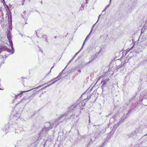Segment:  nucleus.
<instances>
[{
	"instance_id": "f257e3e1",
	"label": "nucleus",
	"mask_w": 147,
	"mask_h": 147,
	"mask_svg": "<svg viewBox=\"0 0 147 147\" xmlns=\"http://www.w3.org/2000/svg\"><path fill=\"white\" fill-rule=\"evenodd\" d=\"M81 109V110L84 109V108L82 107L80 104L77 102L76 103L72 105L71 107H69L67 111L65 113L66 114L67 116V118L68 119L71 118L72 116L73 115V112L74 111Z\"/></svg>"
},
{
	"instance_id": "f03ea898",
	"label": "nucleus",
	"mask_w": 147,
	"mask_h": 147,
	"mask_svg": "<svg viewBox=\"0 0 147 147\" xmlns=\"http://www.w3.org/2000/svg\"><path fill=\"white\" fill-rule=\"evenodd\" d=\"M7 38L9 42V46L11 47V49H8L7 47L4 46L2 45H0V46H3L6 48V49H6V50H4V51H8L10 53V54H13L14 53V49L13 47V42L11 40V38H12L11 34L10 31H9L7 33Z\"/></svg>"
},
{
	"instance_id": "7ed1b4c3",
	"label": "nucleus",
	"mask_w": 147,
	"mask_h": 147,
	"mask_svg": "<svg viewBox=\"0 0 147 147\" xmlns=\"http://www.w3.org/2000/svg\"><path fill=\"white\" fill-rule=\"evenodd\" d=\"M66 114L65 113L62 115L58 119L55 120V121L53 123H50V124L52 125V127H56L60 123V122L63 121L65 120V121L68 120L69 119H68L67 118V117Z\"/></svg>"
},
{
	"instance_id": "20e7f679",
	"label": "nucleus",
	"mask_w": 147,
	"mask_h": 147,
	"mask_svg": "<svg viewBox=\"0 0 147 147\" xmlns=\"http://www.w3.org/2000/svg\"><path fill=\"white\" fill-rule=\"evenodd\" d=\"M106 131L105 128L103 127L102 129H97L94 133V136L91 138L90 140L92 141V139L94 137L95 139H98Z\"/></svg>"
},
{
	"instance_id": "39448f33",
	"label": "nucleus",
	"mask_w": 147,
	"mask_h": 147,
	"mask_svg": "<svg viewBox=\"0 0 147 147\" xmlns=\"http://www.w3.org/2000/svg\"><path fill=\"white\" fill-rule=\"evenodd\" d=\"M45 126L42 129V130L38 134L39 137H40L41 135L46 133L50 129L52 128V125L49 123H45Z\"/></svg>"
},
{
	"instance_id": "423d86ee",
	"label": "nucleus",
	"mask_w": 147,
	"mask_h": 147,
	"mask_svg": "<svg viewBox=\"0 0 147 147\" xmlns=\"http://www.w3.org/2000/svg\"><path fill=\"white\" fill-rule=\"evenodd\" d=\"M139 107L138 102L135 103L133 105L130 110L128 111V113H130L132 111H134L136 110Z\"/></svg>"
},
{
	"instance_id": "0eeeda50",
	"label": "nucleus",
	"mask_w": 147,
	"mask_h": 147,
	"mask_svg": "<svg viewBox=\"0 0 147 147\" xmlns=\"http://www.w3.org/2000/svg\"><path fill=\"white\" fill-rule=\"evenodd\" d=\"M33 97V95L30 96L28 97H25L22 98L21 101L20 102H22L24 100H28L27 102H29L30 101V98H32Z\"/></svg>"
},
{
	"instance_id": "6e6552de",
	"label": "nucleus",
	"mask_w": 147,
	"mask_h": 147,
	"mask_svg": "<svg viewBox=\"0 0 147 147\" xmlns=\"http://www.w3.org/2000/svg\"><path fill=\"white\" fill-rule=\"evenodd\" d=\"M128 115V113H127L126 115H123L119 121L120 123L121 124L125 120V119L129 116Z\"/></svg>"
},
{
	"instance_id": "1a4fd4ad",
	"label": "nucleus",
	"mask_w": 147,
	"mask_h": 147,
	"mask_svg": "<svg viewBox=\"0 0 147 147\" xmlns=\"http://www.w3.org/2000/svg\"><path fill=\"white\" fill-rule=\"evenodd\" d=\"M136 131H134L129 134V138H132L133 139H136Z\"/></svg>"
},
{
	"instance_id": "9d476101",
	"label": "nucleus",
	"mask_w": 147,
	"mask_h": 147,
	"mask_svg": "<svg viewBox=\"0 0 147 147\" xmlns=\"http://www.w3.org/2000/svg\"><path fill=\"white\" fill-rule=\"evenodd\" d=\"M23 131L24 129L22 127V125H21L20 127H18V129L16 130L15 133L16 134L17 133L18 134H19Z\"/></svg>"
},
{
	"instance_id": "9b49d317",
	"label": "nucleus",
	"mask_w": 147,
	"mask_h": 147,
	"mask_svg": "<svg viewBox=\"0 0 147 147\" xmlns=\"http://www.w3.org/2000/svg\"><path fill=\"white\" fill-rule=\"evenodd\" d=\"M86 100L85 99H84L82 101L80 102L79 103L80 104V105L82 106V107L83 108V107L85 106L86 103Z\"/></svg>"
},
{
	"instance_id": "f8f14e48",
	"label": "nucleus",
	"mask_w": 147,
	"mask_h": 147,
	"mask_svg": "<svg viewBox=\"0 0 147 147\" xmlns=\"http://www.w3.org/2000/svg\"><path fill=\"white\" fill-rule=\"evenodd\" d=\"M58 80V79L55 80V81H54V82H52V83H51L50 84H48L47 86L44 87H43V88H41V90H43L45 89L47 87H49V86H50L51 85L54 84Z\"/></svg>"
},
{
	"instance_id": "ddd939ff",
	"label": "nucleus",
	"mask_w": 147,
	"mask_h": 147,
	"mask_svg": "<svg viewBox=\"0 0 147 147\" xmlns=\"http://www.w3.org/2000/svg\"><path fill=\"white\" fill-rule=\"evenodd\" d=\"M32 90V89H30L29 90L22 91L19 94H17L16 95H15V96L16 97H18V96H19L20 95L24 93H25V92H29Z\"/></svg>"
},
{
	"instance_id": "4468645a",
	"label": "nucleus",
	"mask_w": 147,
	"mask_h": 147,
	"mask_svg": "<svg viewBox=\"0 0 147 147\" xmlns=\"http://www.w3.org/2000/svg\"><path fill=\"white\" fill-rule=\"evenodd\" d=\"M147 136V134L143 136V137H142V138H141V139L142 140L143 139H144L146 138L145 140H144L143 141H141V142L140 143V144H141L142 143H144L145 142L146 140H147V138H146V136Z\"/></svg>"
},
{
	"instance_id": "2eb2a0df",
	"label": "nucleus",
	"mask_w": 147,
	"mask_h": 147,
	"mask_svg": "<svg viewBox=\"0 0 147 147\" xmlns=\"http://www.w3.org/2000/svg\"><path fill=\"white\" fill-rule=\"evenodd\" d=\"M121 124L119 122L117 123L115 125V126H114L113 128V130L115 131L116 130V129L117 127L120 124Z\"/></svg>"
},
{
	"instance_id": "dca6fc26",
	"label": "nucleus",
	"mask_w": 147,
	"mask_h": 147,
	"mask_svg": "<svg viewBox=\"0 0 147 147\" xmlns=\"http://www.w3.org/2000/svg\"><path fill=\"white\" fill-rule=\"evenodd\" d=\"M6 48L0 46V53L3 51H4L5 50H6Z\"/></svg>"
},
{
	"instance_id": "f3484780",
	"label": "nucleus",
	"mask_w": 147,
	"mask_h": 147,
	"mask_svg": "<svg viewBox=\"0 0 147 147\" xmlns=\"http://www.w3.org/2000/svg\"><path fill=\"white\" fill-rule=\"evenodd\" d=\"M58 79V81L59 80H60V78L58 79V78H57V77H56L55 78H53L51 80H50L49 82H47V84H48L49 83H50L54 80H55V81H55V80H56Z\"/></svg>"
},
{
	"instance_id": "a211bd4d",
	"label": "nucleus",
	"mask_w": 147,
	"mask_h": 147,
	"mask_svg": "<svg viewBox=\"0 0 147 147\" xmlns=\"http://www.w3.org/2000/svg\"><path fill=\"white\" fill-rule=\"evenodd\" d=\"M1 56H2V57L3 59V61L2 62H1V64H0L1 66V65L3 64L4 63L5 61V59H4V57L3 56V55H1Z\"/></svg>"
},
{
	"instance_id": "6ab92c4d",
	"label": "nucleus",
	"mask_w": 147,
	"mask_h": 147,
	"mask_svg": "<svg viewBox=\"0 0 147 147\" xmlns=\"http://www.w3.org/2000/svg\"><path fill=\"white\" fill-rule=\"evenodd\" d=\"M92 31V30H90V32L86 36L85 39V40H87H87L89 38V36H90V34L91 33V32Z\"/></svg>"
},
{
	"instance_id": "aec40b11",
	"label": "nucleus",
	"mask_w": 147,
	"mask_h": 147,
	"mask_svg": "<svg viewBox=\"0 0 147 147\" xmlns=\"http://www.w3.org/2000/svg\"><path fill=\"white\" fill-rule=\"evenodd\" d=\"M134 44L132 46L131 48L128 49L127 50L126 53L129 52L130 50H131L134 47Z\"/></svg>"
},
{
	"instance_id": "412c9836",
	"label": "nucleus",
	"mask_w": 147,
	"mask_h": 147,
	"mask_svg": "<svg viewBox=\"0 0 147 147\" xmlns=\"http://www.w3.org/2000/svg\"><path fill=\"white\" fill-rule=\"evenodd\" d=\"M62 74V71H61L60 73L58 75V76L57 77L58 79L60 78V79L61 78V76Z\"/></svg>"
},
{
	"instance_id": "4be33fe9",
	"label": "nucleus",
	"mask_w": 147,
	"mask_h": 147,
	"mask_svg": "<svg viewBox=\"0 0 147 147\" xmlns=\"http://www.w3.org/2000/svg\"><path fill=\"white\" fill-rule=\"evenodd\" d=\"M21 15H22V18H24V19H25V20H27V18H28L27 16H24V15H23L22 14H21Z\"/></svg>"
},
{
	"instance_id": "5701e85b",
	"label": "nucleus",
	"mask_w": 147,
	"mask_h": 147,
	"mask_svg": "<svg viewBox=\"0 0 147 147\" xmlns=\"http://www.w3.org/2000/svg\"><path fill=\"white\" fill-rule=\"evenodd\" d=\"M142 81H145L146 82H147V76H144V78L142 79L141 80V82Z\"/></svg>"
},
{
	"instance_id": "b1692460",
	"label": "nucleus",
	"mask_w": 147,
	"mask_h": 147,
	"mask_svg": "<svg viewBox=\"0 0 147 147\" xmlns=\"http://www.w3.org/2000/svg\"><path fill=\"white\" fill-rule=\"evenodd\" d=\"M106 86V85H105V84H103L102 85V86H101V88L102 90V92H103L104 91V89L103 88L104 87Z\"/></svg>"
},
{
	"instance_id": "393cba45",
	"label": "nucleus",
	"mask_w": 147,
	"mask_h": 147,
	"mask_svg": "<svg viewBox=\"0 0 147 147\" xmlns=\"http://www.w3.org/2000/svg\"><path fill=\"white\" fill-rule=\"evenodd\" d=\"M47 84V83H45V84H42V85H40L39 86H38V87H36V88H34V89H32V90H33V89H37L41 87L42 86H43L44 85H46V84Z\"/></svg>"
},
{
	"instance_id": "a878e982",
	"label": "nucleus",
	"mask_w": 147,
	"mask_h": 147,
	"mask_svg": "<svg viewBox=\"0 0 147 147\" xmlns=\"http://www.w3.org/2000/svg\"><path fill=\"white\" fill-rule=\"evenodd\" d=\"M0 18H1V20H0V23L1 24H2L3 23V22L4 21L3 18H1V17L0 16Z\"/></svg>"
},
{
	"instance_id": "bb28decb",
	"label": "nucleus",
	"mask_w": 147,
	"mask_h": 147,
	"mask_svg": "<svg viewBox=\"0 0 147 147\" xmlns=\"http://www.w3.org/2000/svg\"><path fill=\"white\" fill-rule=\"evenodd\" d=\"M135 96L133 97L132 98L129 99V102H131L133 100H134Z\"/></svg>"
},
{
	"instance_id": "cd10ccee",
	"label": "nucleus",
	"mask_w": 147,
	"mask_h": 147,
	"mask_svg": "<svg viewBox=\"0 0 147 147\" xmlns=\"http://www.w3.org/2000/svg\"><path fill=\"white\" fill-rule=\"evenodd\" d=\"M42 37L43 38H44V39H46L47 38V36L44 34L42 35Z\"/></svg>"
},
{
	"instance_id": "c85d7f7f",
	"label": "nucleus",
	"mask_w": 147,
	"mask_h": 147,
	"mask_svg": "<svg viewBox=\"0 0 147 147\" xmlns=\"http://www.w3.org/2000/svg\"><path fill=\"white\" fill-rule=\"evenodd\" d=\"M102 83H103V84L106 85L107 82H105L104 81H103V80H102V81L101 82V83L102 84Z\"/></svg>"
},
{
	"instance_id": "c756f323",
	"label": "nucleus",
	"mask_w": 147,
	"mask_h": 147,
	"mask_svg": "<svg viewBox=\"0 0 147 147\" xmlns=\"http://www.w3.org/2000/svg\"><path fill=\"white\" fill-rule=\"evenodd\" d=\"M8 52V51H7ZM9 53V52H8ZM11 54H10H10H5V58H4V59H6L9 56V55H11Z\"/></svg>"
},
{
	"instance_id": "7c9ffc66",
	"label": "nucleus",
	"mask_w": 147,
	"mask_h": 147,
	"mask_svg": "<svg viewBox=\"0 0 147 147\" xmlns=\"http://www.w3.org/2000/svg\"><path fill=\"white\" fill-rule=\"evenodd\" d=\"M74 59V58H72V59L70 60L69 61V62L67 63V66L69 64V63L71 62V61L73 60V59Z\"/></svg>"
},
{
	"instance_id": "2f4dec72",
	"label": "nucleus",
	"mask_w": 147,
	"mask_h": 147,
	"mask_svg": "<svg viewBox=\"0 0 147 147\" xmlns=\"http://www.w3.org/2000/svg\"><path fill=\"white\" fill-rule=\"evenodd\" d=\"M80 53V51H78L74 55V56L73 57L74 58Z\"/></svg>"
},
{
	"instance_id": "473e14b6",
	"label": "nucleus",
	"mask_w": 147,
	"mask_h": 147,
	"mask_svg": "<svg viewBox=\"0 0 147 147\" xmlns=\"http://www.w3.org/2000/svg\"><path fill=\"white\" fill-rule=\"evenodd\" d=\"M91 96H89V97H88L86 99H85L86 101H88L91 98Z\"/></svg>"
},
{
	"instance_id": "72a5a7b5",
	"label": "nucleus",
	"mask_w": 147,
	"mask_h": 147,
	"mask_svg": "<svg viewBox=\"0 0 147 147\" xmlns=\"http://www.w3.org/2000/svg\"><path fill=\"white\" fill-rule=\"evenodd\" d=\"M122 66H123V65H120L119 66H118L117 67L116 69H119L120 68H121Z\"/></svg>"
},
{
	"instance_id": "f704fd0d",
	"label": "nucleus",
	"mask_w": 147,
	"mask_h": 147,
	"mask_svg": "<svg viewBox=\"0 0 147 147\" xmlns=\"http://www.w3.org/2000/svg\"><path fill=\"white\" fill-rule=\"evenodd\" d=\"M89 63H88V62H86V63H85L84 65V66H87L88 65V64H89Z\"/></svg>"
},
{
	"instance_id": "c9c22d12",
	"label": "nucleus",
	"mask_w": 147,
	"mask_h": 147,
	"mask_svg": "<svg viewBox=\"0 0 147 147\" xmlns=\"http://www.w3.org/2000/svg\"><path fill=\"white\" fill-rule=\"evenodd\" d=\"M134 51L135 53H139V51L137 50H135Z\"/></svg>"
},
{
	"instance_id": "e433bc0d",
	"label": "nucleus",
	"mask_w": 147,
	"mask_h": 147,
	"mask_svg": "<svg viewBox=\"0 0 147 147\" xmlns=\"http://www.w3.org/2000/svg\"><path fill=\"white\" fill-rule=\"evenodd\" d=\"M94 59H92L91 60H90V61L88 62V63H90L91 62H92L93 61Z\"/></svg>"
},
{
	"instance_id": "4c0bfd02",
	"label": "nucleus",
	"mask_w": 147,
	"mask_h": 147,
	"mask_svg": "<svg viewBox=\"0 0 147 147\" xmlns=\"http://www.w3.org/2000/svg\"><path fill=\"white\" fill-rule=\"evenodd\" d=\"M87 41V40H84L83 43V44H82V46H84V45L85 44V42Z\"/></svg>"
},
{
	"instance_id": "58836bf2",
	"label": "nucleus",
	"mask_w": 147,
	"mask_h": 147,
	"mask_svg": "<svg viewBox=\"0 0 147 147\" xmlns=\"http://www.w3.org/2000/svg\"><path fill=\"white\" fill-rule=\"evenodd\" d=\"M109 79H106L105 80H103V81L106 82L107 83L109 81Z\"/></svg>"
},
{
	"instance_id": "ea45409f",
	"label": "nucleus",
	"mask_w": 147,
	"mask_h": 147,
	"mask_svg": "<svg viewBox=\"0 0 147 147\" xmlns=\"http://www.w3.org/2000/svg\"><path fill=\"white\" fill-rule=\"evenodd\" d=\"M23 14L24 15V16H26V11H24V12H23Z\"/></svg>"
},
{
	"instance_id": "a19ab883",
	"label": "nucleus",
	"mask_w": 147,
	"mask_h": 147,
	"mask_svg": "<svg viewBox=\"0 0 147 147\" xmlns=\"http://www.w3.org/2000/svg\"><path fill=\"white\" fill-rule=\"evenodd\" d=\"M97 22H96L95 24H94L93 25V26H92V29H91V30H92L93 28L94 27V26L96 24V23H97Z\"/></svg>"
},
{
	"instance_id": "79ce46f5",
	"label": "nucleus",
	"mask_w": 147,
	"mask_h": 147,
	"mask_svg": "<svg viewBox=\"0 0 147 147\" xmlns=\"http://www.w3.org/2000/svg\"><path fill=\"white\" fill-rule=\"evenodd\" d=\"M83 47L84 46H82V47H81V48L80 49V50L79 51H80V52L82 49H83Z\"/></svg>"
},
{
	"instance_id": "37998d69",
	"label": "nucleus",
	"mask_w": 147,
	"mask_h": 147,
	"mask_svg": "<svg viewBox=\"0 0 147 147\" xmlns=\"http://www.w3.org/2000/svg\"><path fill=\"white\" fill-rule=\"evenodd\" d=\"M102 15V14H101L99 16H98V20H97V22L98 21V20H99V19L100 18V16L101 15Z\"/></svg>"
},
{
	"instance_id": "c03bdc74",
	"label": "nucleus",
	"mask_w": 147,
	"mask_h": 147,
	"mask_svg": "<svg viewBox=\"0 0 147 147\" xmlns=\"http://www.w3.org/2000/svg\"><path fill=\"white\" fill-rule=\"evenodd\" d=\"M67 67V65L66 66L65 68L63 70L61 71H62V73H63V71H64L65 69Z\"/></svg>"
},
{
	"instance_id": "a18cd8bd",
	"label": "nucleus",
	"mask_w": 147,
	"mask_h": 147,
	"mask_svg": "<svg viewBox=\"0 0 147 147\" xmlns=\"http://www.w3.org/2000/svg\"><path fill=\"white\" fill-rule=\"evenodd\" d=\"M46 144V142H45L43 144V147H45V146Z\"/></svg>"
},
{
	"instance_id": "49530a36",
	"label": "nucleus",
	"mask_w": 147,
	"mask_h": 147,
	"mask_svg": "<svg viewBox=\"0 0 147 147\" xmlns=\"http://www.w3.org/2000/svg\"><path fill=\"white\" fill-rule=\"evenodd\" d=\"M54 66H53V67H52L50 69V72H51V70L54 67Z\"/></svg>"
},
{
	"instance_id": "de8ad7c7",
	"label": "nucleus",
	"mask_w": 147,
	"mask_h": 147,
	"mask_svg": "<svg viewBox=\"0 0 147 147\" xmlns=\"http://www.w3.org/2000/svg\"><path fill=\"white\" fill-rule=\"evenodd\" d=\"M45 42H48V41L47 40V38L46 39Z\"/></svg>"
},
{
	"instance_id": "09e8293b",
	"label": "nucleus",
	"mask_w": 147,
	"mask_h": 147,
	"mask_svg": "<svg viewBox=\"0 0 147 147\" xmlns=\"http://www.w3.org/2000/svg\"><path fill=\"white\" fill-rule=\"evenodd\" d=\"M9 14L10 17H11V13L10 12V13H9Z\"/></svg>"
},
{
	"instance_id": "8fccbe9b",
	"label": "nucleus",
	"mask_w": 147,
	"mask_h": 147,
	"mask_svg": "<svg viewBox=\"0 0 147 147\" xmlns=\"http://www.w3.org/2000/svg\"><path fill=\"white\" fill-rule=\"evenodd\" d=\"M24 1L23 0V2H22V5H23L24 4Z\"/></svg>"
},
{
	"instance_id": "3c124183",
	"label": "nucleus",
	"mask_w": 147,
	"mask_h": 147,
	"mask_svg": "<svg viewBox=\"0 0 147 147\" xmlns=\"http://www.w3.org/2000/svg\"><path fill=\"white\" fill-rule=\"evenodd\" d=\"M89 143L87 145L86 147H88L89 146Z\"/></svg>"
},
{
	"instance_id": "603ef678",
	"label": "nucleus",
	"mask_w": 147,
	"mask_h": 147,
	"mask_svg": "<svg viewBox=\"0 0 147 147\" xmlns=\"http://www.w3.org/2000/svg\"><path fill=\"white\" fill-rule=\"evenodd\" d=\"M109 5H107L106 7H107V8L109 6Z\"/></svg>"
},
{
	"instance_id": "864d4df0",
	"label": "nucleus",
	"mask_w": 147,
	"mask_h": 147,
	"mask_svg": "<svg viewBox=\"0 0 147 147\" xmlns=\"http://www.w3.org/2000/svg\"><path fill=\"white\" fill-rule=\"evenodd\" d=\"M90 117L89 116V122L90 123Z\"/></svg>"
},
{
	"instance_id": "5fc2aeb1",
	"label": "nucleus",
	"mask_w": 147,
	"mask_h": 147,
	"mask_svg": "<svg viewBox=\"0 0 147 147\" xmlns=\"http://www.w3.org/2000/svg\"><path fill=\"white\" fill-rule=\"evenodd\" d=\"M38 48H39V49H40V51H41V52H42H42H43V51H41V50L40 49V47H39L38 46Z\"/></svg>"
},
{
	"instance_id": "6e6d98bb",
	"label": "nucleus",
	"mask_w": 147,
	"mask_h": 147,
	"mask_svg": "<svg viewBox=\"0 0 147 147\" xmlns=\"http://www.w3.org/2000/svg\"><path fill=\"white\" fill-rule=\"evenodd\" d=\"M107 9V7H105V8L104 9V11H105L106 10V9Z\"/></svg>"
},
{
	"instance_id": "4d7b16f0",
	"label": "nucleus",
	"mask_w": 147,
	"mask_h": 147,
	"mask_svg": "<svg viewBox=\"0 0 147 147\" xmlns=\"http://www.w3.org/2000/svg\"><path fill=\"white\" fill-rule=\"evenodd\" d=\"M81 7L83 8H84V6H83V5H82L81 6Z\"/></svg>"
},
{
	"instance_id": "13d9d810",
	"label": "nucleus",
	"mask_w": 147,
	"mask_h": 147,
	"mask_svg": "<svg viewBox=\"0 0 147 147\" xmlns=\"http://www.w3.org/2000/svg\"><path fill=\"white\" fill-rule=\"evenodd\" d=\"M111 0H110L109 2H110V4L111 3Z\"/></svg>"
},
{
	"instance_id": "bf43d9fd",
	"label": "nucleus",
	"mask_w": 147,
	"mask_h": 147,
	"mask_svg": "<svg viewBox=\"0 0 147 147\" xmlns=\"http://www.w3.org/2000/svg\"><path fill=\"white\" fill-rule=\"evenodd\" d=\"M42 1H41V2H40V3H41L42 4Z\"/></svg>"
},
{
	"instance_id": "052dcab7",
	"label": "nucleus",
	"mask_w": 147,
	"mask_h": 147,
	"mask_svg": "<svg viewBox=\"0 0 147 147\" xmlns=\"http://www.w3.org/2000/svg\"><path fill=\"white\" fill-rule=\"evenodd\" d=\"M104 11V10H103L102 11V13H103V12H104V11Z\"/></svg>"
},
{
	"instance_id": "680f3d73",
	"label": "nucleus",
	"mask_w": 147,
	"mask_h": 147,
	"mask_svg": "<svg viewBox=\"0 0 147 147\" xmlns=\"http://www.w3.org/2000/svg\"><path fill=\"white\" fill-rule=\"evenodd\" d=\"M1 15L2 16H3V14L2 13H1Z\"/></svg>"
},
{
	"instance_id": "e2e57ef3",
	"label": "nucleus",
	"mask_w": 147,
	"mask_h": 147,
	"mask_svg": "<svg viewBox=\"0 0 147 147\" xmlns=\"http://www.w3.org/2000/svg\"><path fill=\"white\" fill-rule=\"evenodd\" d=\"M57 38V36H55V37H54V38Z\"/></svg>"
},
{
	"instance_id": "0e129e2a",
	"label": "nucleus",
	"mask_w": 147,
	"mask_h": 147,
	"mask_svg": "<svg viewBox=\"0 0 147 147\" xmlns=\"http://www.w3.org/2000/svg\"><path fill=\"white\" fill-rule=\"evenodd\" d=\"M87 3H88V2H86V4H87Z\"/></svg>"
},
{
	"instance_id": "69168bd1",
	"label": "nucleus",
	"mask_w": 147,
	"mask_h": 147,
	"mask_svg": "<svg viewBox=\"0 0 147 147\" xmlns=\"http://www.w3.org/2000/svg\"><path fill=\"white\" fill-rule=\"evenodd\" d=\"M3 90V89H1V88H0V90Z\"/></svg>"
},
{
	"instance_id": "338daca9",
	"label": "nucleus",
	"mask_w": 147,
	"mask_h": 147,
	"mask_svg": "<svg viewBox=\"0 0 147 147\" xmlns=\"http://www.w3.org/2000/svg\"><path fill=\"white\" fill-rule=\"evenodd\" d=\"M88 1V0H86V2H87V1Z\"/></svg>"
},
{
	"instance_id": "774afa93",
	"label": "nucleus",
	"mask_w": 147,
	"mask_h": 147,
	"mask_svg": "<svg viewBox=\"0 0 147 147\" xmlns=\"http://www.w3.org/2000/svg\"><path fill=\"white\" fill-rule=\"evenodd\" d=\"M16 116H14V118H15Z\"/></svg>"
}]
</instances>
